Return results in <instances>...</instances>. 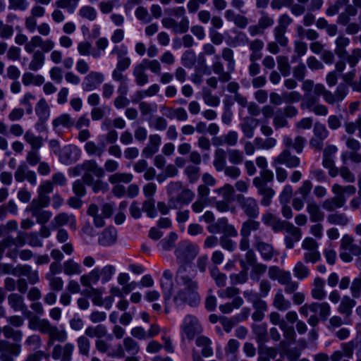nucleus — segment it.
<instances>
[{"label": "nucleus", "instance_id": "obj_12", "mask_svg": "<svg viewBox=\"0 0 361 361\" xmlns=\"http://www.w3.org/2000/svg\"><path fill=\"white\" fill-rule=\"evenodd\" d=\"M20 345L7 341H0V360L14 361L13 357L19 355Z\"/></svg>", "mask_w": 361, "mask_h": 361}, {"label": "nucleus", "instance_id": "obj_58", "mask_svg": "<svg viewBox=\"0 0 361 361\" xmlns=\"http://www.w3.org/2000/svg\"><path fill=\"white\" fill-rule=\"evenodd\" d=\"M278 63V69L281 73L282 75L287 77L290 74V66L288 61V58L286 56H278L276 57Z\"/></svg>", "mask_w": 361, "mask_h": 361}, {"label": "nucleus", "instance_id": "obj_29", "mask_svg": "<svg viewBox=\"0 0 361 361\" xmlns=\"http://www.w3.org/2000/svg\"><path fill=\"white\" fill-rule=\"evenodd\" d=\"M313 287L311 290V296L314 300H322L326 296V292L324 290L325 281L322 278L315 277L313 281Z\"/></svg>", "mask_w": 361, "mask_h": 361}, {"label": "nucleus", "instance_id": "obj_22", "mask_svg": "<svg viewBox=\"0 0 361 361\" xmlns=\"http://www.w3.org/2000/svg\"><path fill=\"white\" fill-rule=\"evenodd\" d=\"M173 273L166 269L164 271L162 279L160 280V286L161 288L164 300H169L172 295L173 290Z\"/></svg>", "mask_w": 361, "mask_h": 361}, {"label": "nucleus", "instance_id": "obj_39", "mask_svg": "<svg viewBox=\"0 0 361 361\" xmlns=\"http://www.w3.org/2000/svg\"><path fill=\"white\" fill-rule=\"evenodd\" d=\"M116 240V231L113 227H108L104 229L99 239V244L103 246L113 245Z\"/></svg>", "mask_w": 361, "mask_h": 361}, {"label": "nucleus", "instance_id": "obj_55", "mask_svg": "<svg viewBox=\"0 0 361 361\" xmlns=\"http://www.w3.org/2000/svg\"><path fill=\"white\" fill-rule=\"evenodd\" d=\"M133 176L128 173H115L109 177V181L111 184L119 183H129L132 181Z\"/></svg>", "mask_w": 361, "mask_h": 361}, {"label": "nucleus", "instance_id": "obj_14", "mask_svg": "<svg viewBox=\"0 0 361 361\" xmlns=\"http://www.w3.org/2000/svg\"><path fill=\"white\" fill-rule=\"evenodd\" d=\"M43 334L48 335L47 345L51 346L55 341L65 342L67 339V333L64 329H59L56 326L49 322Z\"/></svg>", "mask_w": 361, "mask_h": 361}, {"label": "nucleus", "instance_id": "obj_19", "mask_svg": "<svg viewBox=\"0 0 361 361\" xmlns=\"http://www.w3.org/2000/svg\"><path fill=\"white\" fill-rule=\"evenodd\" d=\"M300 159L292 155L290 149H284L274 160V164H284L288 168H295L300 165Z\"/></svg>", "mask_w": 361, "mask_h": 361}, {"label": "nucleus", "instance_id": "obj_15", "mask_svg": "<svg viewBox=\"0 0 361 361\" xmlns=\"http://www.w3.org/2000/svg\"><path fill=\"white\" fill-rule=\"evenodd\" d=\"M104 80V75L103 73L91 71L90 72L83 80L82 83V90L85 92H90L97 89Z\"/></svg>", "mask_w": 361, "mask_h": 361}, {"label": "nucleus", "instance_id": "obj_45", "mask_svg": "<svg viewBox=\"0 0 361 361\" xmlns=\"http://www.w3.org/2000/svg\"><path fill=\"white\" fill-rule=\"evenodd\" d=\"M226 155L227 152L221 148L215 150L213 164L217 171H223L226 166Z\"/></svg>", "mask_w": 361, "mask_h": 361}, {"label": "nucleus", "instance_id": "obj_2", "mask_svg": "<svg viewBox=\"0 0 361 361\" xmlns=\"http://www.w3.org/2000/svg\"><path fill=\"white\" fill-rule=\"evenodd\" d=\"M268 276L271 280H276L284 286V291L287 294H293L299 287V283L292 279L290 272L280 269L277 266H271L268 269Z\"/></svg>", "mask_w": 361, "mask_h": 361}, {"label": "nucleus", "instance_id": "obj_11", "mask_svg": "<svg viewBox=\"0 0 361 361\" xmlns=\"http://www.w3.org/2000/svg\"><path fill=\"white\" fill-rule=\"evenodd\" d=\"M313 137L310 140V146L315 149L321 150L324 146V140L328 137L329 132L324 124L316 122L313 128Z\"/></svg>", "mask_w": 361, "mask_h": 361}, {"label": "nucleus", "instance_id": "obj_26", "mask_svg": "<svg viewBox=\"0 0 361 361\" xmlns=\"http://www.w3.org/2000/svg\"><path fill=\"white\" fill-rule=\"evenodd\" d=\"M212 69L214 74L218 75V79L221 82H228L231 79V73L233 71H224L223 63L220 60L219 55H215L214 61L212 66Z\"/></svg>", "mask_w": 361, "mask_h": 361}, {"label": "nucleus", "instance_id": "obj_48", "mask_svg": "<svg viewBox=\"0 0 361 361\" xmlns=\"http://www.w3.org/2000/svg\"><path fill=\"white\" fill-rule=\"evenodd\" d=\"M92 45L88 41H82L78 44V51L80 56H90L94 59H97L101 56V52L99 51H92Z\"/></svg>", "mask_w": 361, "mask_h": 361}, {"label": "nucleus", "instance_id": "obj_18", "mask_svg": "<svg viewBox=\"0 0 361 361\" xmlns=\"http://www.w3.org/2000/svg\"><path fill=\"white\" fill-rule=\"evenodd\" d=\"M78 151L75 146L71 145L64 146L59 154L60 162L66 165L75 162L79 159Z\"/></svg>", "mask_w": 361, "mask_h": 361}, {"label": "nucleus", "instance_id": "obj_36", "mask_svg": "<svg viewBox=\"0 0 361 361\" xmlns=\"http://www.w3.org/2000/svg\"><path fill=\"white\" fill-rule=\"evenodd\" d=\"M195 343L198 347L202 348L201 354L203 357H207L213 355L212 343L209 338L200 336L196 338Z\"/></svg>", "mask_w": 361, "mask_h": 361}, {"label": "nucleus", "instance_id": "obj_21", "mask_svg": "<svg viewBox=\"0 0 361 361\" xmlns=\"http://www.w3.org/2000/svg\"><path fill=\"white\" fill-rule=\"evenodd\" d=\"M69 224L70 228L73 230H75L77 228L76 226V219L74 215L68 214L67 213L62 212L54 218V220L51 222L50 226L51 228H57L58 227L62 226Z\"/></svg>", "mask_w": 361, "mask_h": 361}, {"label": "nucleus", "instance_id": "obj_54", "mask_svg": "<svg viewBox=\"0 0 361 361\" xmlns=\"http://www.w3.org/2000/svg\"><path fill=\"white\" fill-rule=\"evenodd\" d=\"M63 271L66 275L80 274L82 273L81 265L70 259L63 264Z\"/></svg>", "mask_w": 361, "mask_h": 361}, {"label": "nucleus", "instance_id": "obj_9", "mask_svg": "<svg viewBox=\"0 0 361 361\" xmlns=\"http://www.w3.org/2000/svg\"><path fill=\"white\" fill-rule=\"evenodd\" d=\"M55 47V42L51 39H43L39 35H35L31 37L28 43L24 47L27 53H32L37 47L41 49V51L48 53L52 51Z\"/></svg>", "mask_w": 361, "mask_h": 361}, {"label": "nucleus", "instance_id": "obj_63", "mask_svg": "<svg viewBox=\"0 0 361 361\" xmlns=\"http://www.w3.org/2000/svg\"><path fill=\"white\" fill-rule=\"evenodd\" d=\"M250 278L253 281H258L261 276L266 272L267 267L262 263H256L251 266Z\"/></svg>", "mask_w": 361, "mask_h": 361}, {"label": "nucleus", "instance_id": "obj_33", "mask_svg": "<svg viewBox=\"0 0 361 361\" xmlns=\"http://www.w3.org/2000/svg\"><path fill=\"white\" fill-rule=\"evenodd\" d=\"M82 166L84 173L94 174L97 178H102L104 176V170L99 166L95 160H86L82 164Z\"/></svg>", "mask_w": 361, "mask_h": 361}, {"label": "nucleus", "instance_id": "obj_57", "mask_svg": "<svg viewBox=\"0 0 361 361\" xmlns=\"http://www.w3.org/2000/svg\"><path fill=\"white\" fill-rule=\"evenodd\" d=\"M80 0H57L55 5L57 8L65 9L72 13L77 8Z\"/></svg>", "mask_w": 361, "mask_h": 361}, {"label": "nucleus", "instance_id": "obj_47", "mask_svg": "<svg viewBox=\"0 0 361 361\" xmlns=\"http://www.w3.org/2000/svg\"><path fill=\"white\" fill-rule=\"evenodd\" d=\"M35 112L42 122L46 121L50 114L49 106L44 98L39 100L35 106Z\"/></svg>", "mask_w": 361, "mask_h": 361}, {"label": "nucleus", "instance_id": "obj_56", "mask_svg": "<svg viewBox=\"0 0 361 361\" xmlns=\"http://www.w3.org/2000/svg\"><path fill=\"white\" fill-rule=\"evenodd\" d=\"M78 15L83 19L94 21L97 17V12L96 9L91 6H83L79 9Z\"/></svg>", "mask_w": 361, "mask_h": 361}, {"label": "nucleus", "instance_id": "obj_6", "mask_svg": "<svg viewBox=\"0 0 361 361\" xmlns=\"http://www.w3.org/2000/svg\"><path fill=\"white\" fill-rule=\"evenodd\" d=\"M140 345L133 338L127 336L123 338L122 344H118L114 353L109 355L112 358H123L126 354L136 355L140 352Z\"/></svg>", "mask_w": 361, "mask_h": 361}, {"label": "nucleus", "instance_id": "obj_44", "mask_svg": "<svg viewBox=\"0 0 361 361\" xmlns=\"http://www.w3.org/2000/svg\"><path fill=\"white\" fill-rule=\"evenodd\" d=\"M49 321L47 319H42L37 316H33L29 319L28 327L32 330L39 331L44 334Z\"/></svg>", "mask_w": 361, "mask_h": 361}, {"label": "nucleus", "instance_id": "obj_59", "mask_svg": "<svg viewBox=\"0 0 361 361\" xmlns=\"http://www.w3.org/2000/svg\"><path fill=\"white\" fill-rule=\"evenodd\" d=\"M233 51L229 47H225L222 49L221 57L227 62V68L229 71H234L235 61L234 59Z\"/></svg>", "mask_w": 361, "mask_h": 361}, {"label": "nucleus", "instance_id": "obj_13", "mask_svg": "<svg viewBox=\"0 0 361 361\" xmlns=\"http://www.w3.org/2000/svg\"><path fill=\"white\" fill-rule=\"evenodd\" d=\"M252 183L257 188V194L262 196L260 204L267 207L271 203V199L275 195L274 189L266 184H263L260 179H253Z\"/></svg>", "mask_w": 361, "mask_h": 361}, {"label": "nucleus", "instance_id": "obj_23", "mask_svg": "<svg viewBox=\"0 0 361 361\" xmlns=\"http://www.w3.org/2000/svg\"><path fill=\"white\" fill-rule=\"evenodd\" d=\"M8 304L15 312H21L25 314L30 313L24 302V297L18 293H12L9 294Z\"/></svg>", "mask_w": 361, "mask_h": 361}, {"label": "nucleus", "instance_id": "obj_50", "mask_svg": "<svg viewBox=\"0 0 361 361\" xmlns=\"http://www.w3.org/2000/svg\"><path fill=\"white\" fill-rule=\"evenodd\" d=\"M356 305V302L348 296H344L338 308L339 313L349 317L352 313V309Z\"/></svg>", "mask_w": 361, "mask_h": 361}, {"label": "nucleus", "instance_id": "obj_38", "mask_svg": "<svg viewBox=\"0 0 361 361\" xmlns=\"http://www.w3.org/2000/svg\"><path fill=\"white\" fill-rule=\"evenodd\" d=\"M85 334L89 338L101 339L106 336L107 328L103 324L89 326L85 329Z\"/></svg>", "mask_w": 361, "mask_h": 361}, {"label": "nucleus", "instance_id": "obj_52", "mask_svg": "<svg viewBox=\"0 0 361 361\" xmlns=\"http://www.w3.org/2000/svg\"><path fill=\"white\" fill-rule=\"evenodd\" d=\"M184 174L191 184L196 183L200 177V169L198 166L188 165L184 169Z\"/></svg>", "mask_w": 361, "mask_h": 361}, {"label": "nucleus", "instance_id": "obj_1", "mask_svg": "<svg viewBox=\"0 0 361 361\" xmlns=\"http://www.w3.org/2000/svg\"><path fill=\"white\" fill-rule=\"evenodd\" d=\"M177 290L173 296V301L177 307L188 305L196 307L200 302L198 293V282L188 273V266L179 267L176 274Z\"/></svg>", "mask_w": 361, "mask_h": 361}, {"label": "nucleus", "instance_id": "obj_10", "mask_svg": "<svg viewBox=\"0 0 361 361\" xmlns=\"http://www.w3.org/2000/svg\"><path fill=\"white\" fill-rule=\"evenodd\" d=\"M202 326L195 317L192 315L185 317L181 330L188 340H192L197 334L202 331Z\"/></svg>", "mask_w": 361, "mask_h": 361}, {"label": "nucleus", "instance_id": "obj_17", "mask_svg": "<svg viewBox=\"0 0 361 361\" xmlns=\"http://www.w3.org/2000/svg\"><path fill=\"white\" fill-rule=\"evenodd\" d=\"M73 350L74 345L72 343H68L64 345L58 344L54 346L51 357L55 360L70 361Z\"/></svg>", "mask_w": 361, "mask_h": 361}, {"label": "nucleus", "instance_id": "obj_30", "mask_svg": "<svg viewBox=\"0 0 361 361\" xmlns=\"http://www.w3.org/2000/svg\"><path fill=\"white\" fill-rule=\"evenodd\" d=\"M308 309L314 314L319 310V317L323 321H326L331 313V307L326 302H312L308 304Z\"/></svg>", "mask_w": 361, "mask_h": 361}, {"label": "nucleus", "instance_id": "obj_32", "mask_svg": "<svg viewBox=\"0 0 361 361\" xmlns=\"http://www.w3.org/2000/svg\"><path fill=\"white\" fill-rule=\"evenodd\" d=\"M32 54V55L28 64V68L32 71H37L44 66L45 63V56L43 52L39 50H34Z\"/></svg>", "mask_w": 361, "mask_h": 361}, {"label": "nucleus", "instance_id": "obj_24", "mask_svg": "<svg viewBox=\"0 0 361 361\" xmlns=\"http://www.w3.org/2000/svg\"><path fill=\"white\" fill-rule=\"evenodd\" d=\"M288 233L284 238L286 247L288 249H292L295 243L300 241L302 238V231L298 227L290 224L286 231Z\"/></svg>", "mask_w": 361, "mask_h": 361}, {"label": "nucleus", "instance_id": "obj_31", "mask_svg": "<svg viewBox=\"0 0 361 361\" xmlns=\"http://www.w3.org/2000/svg\"><path fill=\"white\" fill-rule=\"evenodd\" d=\"M49 203L50 197H44L38 195L37 198L32 200L26 210L30 212L32 215L41 210H43L42 209L48 207Z\"/></svg>", "mask_w": 361, "mask_h": 361}, {"label": "nucleus", "instance_id": "obj_20", "mask_svg": "<svg viewBox=\"0 0 361 361\" xmlns=\"http://www.w3.org/2000/svg\"><path fill=\"white\" fill-rule=\"evenodd\" d=\"M13 275L16 276H26L29 283L32 285L38 283L39 281L38 271L32 270L31 267L27 264H18L15 267Z\"/></svg>", "mask_w": 361, "mask_h": 361}, {"label": "nucleus", "instance_id": "obj_35", "mask_svg": "<svg viewBox=\"0 0 361 361\" xmlns=\"http://www.w3.org/2000/svg\"><path fill=\"white\" fill-rule=\"evenodd\" d=\"M350 39L344 35H339L335 40L336 47L334 49V53L339 58L345 57L348 51L346 47L350 44Z\"/></svg>", "mask_w": 361, "mask_h": 361}, {"label": "nucleus", "instance_id": "obj_5", "mask_svg": "<svg viewBox=\"0 0 361 361\" xmlns=\"http://www.w3.org/2000/svg\"><path fill=\"white\" fill-rule=\"evenodd\" d=\"M261 226L260 222L255 221V219L249 218L244 222H243L240 233L241 235V240L239 243V248L242 251H245L250 247V239L249 237L252 232L254 233L261 231L259 230Z\"/></svg>", "mask_w": 361, "mask_h": 361}, {"label": "nucleus", "instance_id": "obj_16", "mask_svg": "<svg viewBox=\"0 0 361 361\" xmlns=\"http://www.w3.org/2000/svg\"><path fill=\"white\" fill-rule=\"evenodd\" d=\"M15 180L21 183L27 180L31 185L37 184V175L34 171L30 170L25 163L20 164L14 173Z\"/></svg>", "mask_w": 361, "mask_h": 361}, {"label": "nucleus", "instance_id": "obj_4", "mask_svg": "<svg viewBox=\"0 0 361 361\" xmlns=\"http://www.w3.org/2000/svg\"><path fill=\"white\" fill-rule=\"evenodd\" d=\"M267 235L263 231L253 234L252 245L259 252L262 258L265 261L271 260L276 252L270 243L266 241Z\"/></svg>", "mask_w": 361, "mask_h": 361}, {"label": "nucleus", "instance_id": "obj_53", "mask_svg": "<svg viewBox=\"0 0 361 361\" xmlns=\"http://www.w3.org/2000/svg\"><path fill=\"white\" fill-rule=\"evenodd\" d=\"M22 82L24 85L28 86L30 84L39 86L44 82V78L41 75H34L32 73L26 72L23 75Z\"/></svg>", "mask_w": 361, "mask_h": 361}, {"label": "nucleus", "instance_id": "obj_51", "mask_svg": "<svg viewBox=\"0 0 361 361\" xmlns=\"http://www.w3.org/2000/svg\"><path fill=\"white\" fill-rule=\"evenodd\" d=\"M254 142L257 149L268 150L274 148L277 143L274 137H267L265 139L257 137L254 139Z\"/></svg>", "mask_w": 361, "mask_h": 361}, {"label": "nucleus", "instance_id": "obj_7", "mask_svg": "<svg viewBox=\"0 0 361 361\" xmlns=\"http://www.w3.org/2000/svg\"><path fill=\"white\" fill-rule=\"evenodd\" d=\"M301 247L305 251L303 260L306 264H315L320 261L322 256L319 251V244L314 238H305L302 242Z\"/></svg>", "mask_w": 361, "mask_h": 361}, {"label": "nucleus", "instance_id": "obj_42", "mask_svg": "<svg viewBox=\"0 0 361 361\" xmlns=\"http://www.w3.org/2000/svg\"><path fill=\"white\" fill-rule=\"evenodd\" d=\"M278 352L276 348L273 347H267L266 345H259V357L257 361H270L277 356Z\"/></svg>", "mask_w": 361, "mask_h": 361}, {"label": "nucleus", "instance_id": "obj_40", "mask_svg": "<svg viewBox=\"0 0 361 361\" xmlns=\"http://www.w3.org/2000/svg\"><path fill=\"white\" fill-rule=\"evenodd\" d=\"M145 67L141 62L133 68V75L135 78V82L138 86H143L148 82V75L145 73Z\"/></svg>", "mask_w": 361, "mask_h": 361}, {"label": "nucleus", "instance_id": "obj_3", "mask_svg": "<svg viewBox=\"0 0 361 361\" xmlns=\"http://www.w3.org/2000/svg\"><path fill=\"white\" fill-rule=\"evenodd\" d=\"M199 252L198 246L191 243H183L179 244L175 251L179 267L188 266V272L192 269V262Z\"/></svg>", "mask_w": 361, "mask_h": 361}, {"label": "nucleus", "instance_id": "obj_61", "mask_svg": "<svg viewBox=\"0 0 361 361\" xmlns=\"http://www.w3.org/2000/svg\"><path fill=\"white\" fill-rule=\"evenodd\" d=\"M2 332L6 338H12L16 342H19L23 338V333L20 330H15L11 326H4L2 328Z\"/></svg>", "mask_w": 361, "mask_h": 361}, {"label": "nucleus", "instance_id": "obj_28", "mask_svg": "<svg viewBox=\"0 0 361 361\" xmlns=\"http://www.w3.org/2000/svg\"><path fill=\"white\" fill-rule=\"evenodd\" d=\"M259 124V120L252 117H245L240 124V129L247 138H252L255 135V130Z\"/></svg>", "mask_w": 361, "mask_h": 361}, {"label": "nucleus", "instance_id": "obj_62", "mask_svg": "<svg viewBox=\"0 0 361 361\" xmlns=\"http://www.w3.org/2000/svg\"><path fill=\"white\" fill-rule=\"evenodd\" d=\"M77 345L79 353L82 355L87 356L90 349V341L87 336H80L77 339Z\"/></svg>", "mask_w": 361, "mask_h": 361}, {"label": "nucleus", "instance_id": "obj_64", "mask_svg": "<svg viewBox=\"0 0 361 361\" xmlns=\"http://www.w3.org/2000/svg\"><path fill=\"white\" fill-rule=\"evenodd\" d=\"M85 151L90 156L101 157L104 152V149L99 147L94 142L88 141L84 146Z\"/></svg>", "mask_w": 361, "mask_h": 361}, {"label": "nucleus", "instance_id": "obj_27", "mask_svg": "<svg viewBox=\"0 0 361 361\" xmlns=\"http://www.w3.org/2000/svg\"><path fill=\"white\" fill-rule=\"evenodd\" d=\"M282 141L286 149L293 148L297 153L302 152L306 143V139L300 135L296 136L294 140L290 136L285 135Z\"/></svg>", "mask_w": 361, "mask_h": 361}, {"label": "nucleus", "instance_id": "obj_41", "mask_svg": "<svg viewBox=\"0 0 361 361\" xmlns=\"http://www.w3.org/2000/svg\"><path fill=\"white\" fill-rule=\"evenodd\" d=\"M252 330L259 345H262L269 341L267 326L265 324L253 325Z\"/></svg>", "mask_w": 361, "mask_h": 361}, {"label": "nucleus", "instance_id": "obj_60", "mask_svg": "<svg viewBox=\"0 0 361 361\" xmlns=\"http://www.w3.org/2000/svg\"><path fill=\"white\" fill-rule=\"evenodd\" d=\"M74 122L71 118V116L67 114H63L56 118L52 121V125L54 128H58L59 126H63L66 128H70L73 126Z\"/></svg>", "mask_w": 361, "mask_h": 361}, {"label": "nucleus", "instance_id": "obj_37", "mask_svg": "<svg viewBox=\"0 0 361 361\" xmlns=\"http://www.w3.org/2000/svg\"><path fill=\"white\" fill-rule=\"evenodd\" d=\"M272 305L279 311H286L291 306L290 302L285 298L281 289H279L276 293Z\"/></svg>", "mask_w": 361, "mask_h": 361}, {"label": "nucleus", "instance_id": "obj_34", "mask_svg": "<svg viewBox=\"0 0 361 361\" xmlns=\"http://www.w3.org/2000/svg\"><path fill=\"white\" fill-rule=\"evenodd\" d=\"M345 202V196L334 197L326 199L322 203V207L327 212H334L336 209L343 207Z\"/></svg>", "mask_w": 361, "mask_h": 361}, {"label": "nucleus", "instance_id": "obj_43", "mask_svg": "<svg viewBox=\"0 0 361 361\" xmlns=\"http://www.w3.org/2000/svg\"><path fill=\"white\" fill-rule=\"evenodd\" d=\"M326 220L330 224L341 226H345L350 222L349 218L345 213L338 212L328 214Z\"/></svg>", "mask_w": 361, "mask_h": 361}, {"label": "nucleus", "instance_id": "obj_25", "mask_svg": "<svg viewBox=\"0 0 361 361\" xmlns=\"http://www.w3.org/2000/svg\"><path fill=\"white\" fill-rule=\"evenodd\" d=\"M306 211L309 214L310 220L312 223L322 221L324 219V213L322 211L319 205L313 200H307Z\"/></svg>", "mask_w": 361, "mask_h": 361}, {"label": "nucleus", "instance_id": "obj_49", "mask_svg": "<svg viewBox=\"0 0 361 361\" xmlns=\"http://www.w3.org/2000/svg\"><path fill=\"white\" fill-rule=\"evenodd\" d=\"M24 140L27 143L30 145V150H39L43 145V140L41 136H36L30 130L25 132L24 135Z\"/></svg>", "mask_w": 361, "mask_h": 361}, {"label": "nucleus", "instance_id": "obj_8", "mask_svg": "<svg viewBox=\"0 0 361 361\" xmlns=\"http://www.w3.org/2000/svg\"><path fill=\"white\" fill-rule=\"evenodd\" d=\"M237 202L243 213L248 218L255 219L259 216V207L257 201L255 198L238 195Z\"/></svg>", "mask_w": 361, "mask_h": 361}, {"label": "nucleus", "instance_id": "obj_46", "mask_svg": "<svg viewBox=\"0 0 361 361\" xmlns=\"http://www.w3.org/2000/svg\"><path fill=\"white\" fill-rule=\"evenodd\" d=\"M305 263V262L298 261L293 269L294 276L300 281L307 279L310 275V270Z\"/></svg>", "mask_w": 361, "mask_h": 361}]
</instances>
